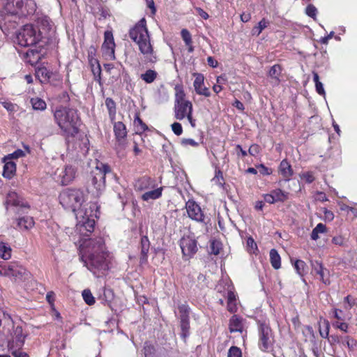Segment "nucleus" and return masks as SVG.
<instances>
[{"mask_svg":"<svg viewBox=\"0 0 357 357\" xmlns=\"http://www.w3.org/2000/svg\"><path fill=\"white\" fill-rule=\"evenodd\" d=\"M43 26L47 28H40L31 24H26L16 33L15 43L21 47H29L43 43V40L47 38V31L50 29V22L47 19L42 20Z\"/></svg>","mask_w":357,"mask_h":357,"instance_id":"423d86ee","label":"nucleus"},{"mask_svg":"<svg viewBox=\"0 0 357 357\" xmlns=\"http://www.w3.org/2000/svg\"><path fill=\"white\" fill-rule=\"evenodd\" d=\"M288 192L277 188L271 190L270 193L264 194L263 197L266 202L274 204L275 202H284L288 199Z\"/></svg>","mask_w":357,"mask_h":357,"instance_id":"2eb2a0df","label":"nucleus"},{"mask_svg":"<svg viewBox=\"0 0 357 357\" xmlns=\"http://www.w3.org/2000/svg\"><path fill=\"white\" fill-rule=\"evenodd\" d=\"M181 144L184 146H193V147H196L199 145L198 142H197L194 139H190V138L183 139L181 140Z\"/></svg>","mask_w":357,"mask_h":357,"instance_id":"4d7b16f0","label":"nucleus"},{"mask_svg":"<svg viewBox=\"0 0 357 357\" xmlns=\"http://www.w3.org/2000/svg\"><path fill=\"white\" fill-rule=\"evenodd\" d=\"M111 169L107 164L98 162L96 169L91 173L89 188L96 197H99L105 188V176Z\"/></svg>","mask_w":357,"mask_h":357,"instance_id":"6e6552de","label":"nucleus"},{"mask_svg":"<svg viewBox=\"0 0 357 357\" xmlns=\"http://www.w3.org/2000/svg\"><path fill=\"white\" fill-rule=\"evenodd\" d=\"M75 232L79 236L78 243L80 258L84 266L96 277H99L100 274H104L108 269V252L103 238L97 237L86 239L84 237L88 236L90 232L88 231L82 235L79 231Z\"/></svg>","mask_w":357,"mask_h":357,"instance_id":"f03ea898","label":"nucleus"},{"mask_svg":"<svg viewBox=\"0 0 357 357\" xmlns=\"http://www.w3.org/2000/svg\"><path fill=\"white\" fill-rule=\"evenodd\" d=\"M16 171V165L13 161L5 162L3 166V176L5 178H10Z\"/></svg>","mask_w":357,"mask_h":357,"instance_id":"cd10ccee","label":"nucleus"},{"mask_svg":"<svg viewBox=\"0 0 357 357\" xmlns=\"http://www.w3.org/2000/svg\"><path fill=\"white\" fill-rule=\"evenodd\" d=\"M135 126L137 128V131L144 132L148 130L147 126L142 121L138 115L136 116L134 120Z\"/></svg>","mask_w":357,"mask_h":357,"instance_id":"37998d69","label":"nucleus"},{"mask_svg":"<svg viewBox=\"0 0 357 357\" xmlns=\"http://www.w3.org/2000/svg\"><path fill=\"white\" fill-rule=\"evenodd\" d=\"M324 324L325 326L324 329H319V333L321 337L323 338H328L329 335V329H330V324L328 321L324 320Z\"/></svg>","mask_w":357,"mask_h":357,"instance_id":"09e8293b","label":"nucleus"},{"mask_svg":"<svg viewBox=\"0 0 357 357\" xmlns=\"http://www.w3.org/2000/svg\"><path fill=\"white\" fill-rule=\"evenodd\" d=\"M195 91L199 95L205 97H209L211 92L206 86H204V77L202 74H197L193 82Z\"/></svg>","mask_w":357,"mask_h":357,"instance_id":"aec40b11","label":"nucleus"},{"mask_svg":"<svg viewBox=\"0 0 357 357\" xmlns=\"http://www.w3.org/2000/svg\"><path fill=\"white\" fill-rule=\"evenodd\" d=\"M5 204L6 205L7 208L8 206H15L22 209H27L29 207L24 199L19 196L17 193L14 191H10L7 194Z\"/></svg>","mask_w":357,"mask_h":357,"instance_id":"dca6fc26","label":"nucleus"},{"mask_svg":"<svg viewBox=\"0 0 357 357\" xmlns=\"http://www.w3.org/2000/svg\"><path fill=\"white\" fill-rule=\"evenodd\" d=\"M332 242L337 245L342 246L344 244V238L341 236H334Z\"/></svg>","mask_w":357,"mask_h":357,"instance_id":"052dcab7","label":"nucleus"},{"mask_svg":"<svg viewBox=\"0 0 357 357\" xmlns=\"http://www.w3.org/2000/svg\"><path fill=\"white\" fill-rule=\"evenodd\" d=\"M11 248L10 247L3 242H0V257L3 259L7 260L11 257Z\"/></svg>","mask_w":357,"mask_h":357,"instance_id":"72a5a7b5","label":"nucleus"},{"mask_svg":"<svg viewBox=\"0 0 357 357\" xmlns=\"http://www.w3.org/2000/svg\"><path fill=\"white\" fill-rule=\"evenodd\" d=\"M158 76L156 71L149 69L144 73L141 74L140 78L147 84H151L155 81Z\"/></svg>","mask_w":357,"mask_h":357,"instance_id":"7c9ffc66","label":"nucleus"},{"mask_svg":"<svg viewBox=\"0 0 357 357\" xmlns=\"http://www.w3.org/2000/svg\"><path fill=\"white\" fill-rule=\"evenodd\" d=\"M24 152L21 149H17L14 151L13 153L10 154L8 157L11 158H19L23 157L24 155Z\"/></svg>","mask_w":357,"mask_h":357,"instance_id":"0e129e2a","label":"nucleus"},{"mask_svg":"<svg viewBox=\"0 0 357 357\" xmlns=\"http://www.w3.org/2000/svg\"><path fill=\"white\" fill-rule=\"evenodd\" d=\"M259 347L262 351H268L273 346L274 337L271 327L266 323L259 326Z\"/></svg>","mask_w":357,"mask_h":357,"instance_id":"1a4fd4ad","label":"nucleus"},{"mask_svg":"<svg viewBox=\"0 0 357 357\" xmlns=\"http://www.w3.org/2000/svg\"><path fill=\"white\" fill-rule=\"evenodd\" d=\"M258 172L262 175H270L272 174L271 169L266 167L265 165L261 164L257 166Z\"/></svg>","mask_w":357,"mask_h":357,"instance_id":"13d9d810","label":"nucleus"},{"mask_svg":"<svg viewBox=\"0 0 357 357\" xmlns=\"http://www.w3.org/2000/svg\"><path fill=\"white\" fill-rule=\"evenodd\" d=\"M227 357H242L241 350L237 347H231L228 351Z\"/></svg>","mask_w":357,"mask_h":357,"instance_id":"de8ad7c7","label":"nucleus"},{"mask_svg":"<svg viewBox=\"0 0 357 357\" xmlns=\"http://www.w3.org/2000/svg\"><path fill=\"white\" fill-rule=\"evenodd\" d=\"M175 118L183 120L187 116L192 113V104L190 101L181 102L174 105Z\"/></svg>","mask_w":357,"mask_h":357,"instance_id":"a211bd4d","label":"nucleus"},{"mask_svg":"<svg viewBox=\"0 0 357 357\" xmlns=\"http://www.w3.org/2000/svg\"><path fill=\"white\" fill-rule=\"evenodd\" d=\"M269 22L265 18H263L257 26H254L252 30V34L253 36H258L262 31L268 26Z\"/></svg>","mask_w":357,"mask_h":357,"instance_id":"4c0bfd02","label":"nucleus"},{"mask_svg":"<svg viewBox=\"0 0 357 357\" xmlns=\"http://www.w3.org/2000/svg\"><path fill=\"white\" fill-rule=\"evenodd\" d=\"M87 192L77 188H66L59 194L60 204L66 209L72 210L75 215V231L80 234L93 231L95 227L93 217H97L98 206L96 203L86 202Z\"/></svg>","mask_w":357,"mask_h":357,"instance_id":"f257e3e1","label":"nucleus"},{"mask_svg":"<svg viewBox=\"0 0 357 357\" xmlns=\"http://www.w3.org/2000/svg\"><path fill=\"white\" fill-rule=\"evenodd\" d=\"M180 247L183 255L189 258L192 257L197 251L196 240L190 236H184L180 240Z\"/></svg>","mask_w":357,"mask_h":357,"instance_id":"4468645a","label":"nucleus"},{"mask_svg":"<svg viewBox=\"0 0 357 357\" xmlns=\"http://www.w3.org/2000/svg\"><path fill=\"white\" fill-rule=\"evenodd\" d=\"M311 265L312 271H314L316 273L320 272L321 270L324 268L322 264L318 261H312Z\"/></svg>","mask_w":357,"mask_h":357,"instance_id":"bf43d9fd","label":"nucleus"},{"mask_svg":"<svg viewBox=\"0 0 357 357\" xmlns=\"http://www.w3.org/2000/svg\"><path fill=\"white\" fill-rule=\"evenodd\" d=\"M324 213L323 220L326 222H331L334 219L333 213L326 208H321Z\"/></svg>","mask_w":357,"mask_h":357,"instance_id":"8fccbe9b","label":"nucleus"},{"mask_svg":"<svg viewBox=\"0 0 357 357\" xmlns=\"http://www.w3.org/2000/svg\"><path fill=\"white\" fill-rule=\"evenodd\" d=\"M114 132L118 146L123 147L127 137V130L125 124L121 121L114 122Z\"/></svg>","mask_w":357,"mask_h":357,"instance_id":"6ab92c4d","label":"nucleus"},{"mask_svg":"<svg viewBox=\"0 0 357 357\" xmlns=\"http://www.w3.org/2000/svg\"><path fill=\"white\" fill-rule=\"evenodd\" d=\"M227 310L229 312L233 313L236 312V298L235 294L231 291L229 290L227 292Z\"/></svg>","mask_w":357,"mask_h":357,"instance_id":"c85d7f7f","label":"nucleus"},{"mask_svg":"<svg viewBox=\"0 0 357 357\" xmlns=\"http://www.w3.org/2000/svg\"><path fill=\"white\" fill-rule=\"evenodd\" d=\"M248 152L252 155H257L259 153V146L257 145H256V144L252 145L250 147V149L248 150Z\"/></svg>","mask_w":357,"mask_h":357,"instance_id":"774afa93","label":"nucleus"},{"mask_svg":"<svg viewBox=\"0 0 357 357\" xmlns=\"http://www.w3.org/2000/svg\"><path fill=\"white\" fill-rule=\"evenodd\" d=\"M301 178L305 180L307 183H311L314 181V176L310 172H304L301 176Z\"/></svg>","mask_w":357,"mask_h":357,"instance_id":"5fc2aeb1","label":"nucleus"},{"mask_svg":"<svg viewBox=\"0 0 357 357\" xmlns=\"http://www.w3.org/2000/svg\"><path fill=\"white\" fill-rule=\"evenodd\" d=\"M172 129L174 133L178 136L181 135L183 132L181 124L177 122L172 124Z\"/></svg>","mask_w":357,"mask_h":357,"instance_id":"6e6d98bb","label":"nucleus"},{"mask_svg":"<svg viewBox=\"0 0 357 357\" xmlns=\"http://www.w3.org/2000/svg\"><path fill=\"white\" fill-rule=\"evenodd\" d=\"M76 170L71 165H66L65 168L59 174L63 185L69 184L75 176Z\"/></svg>","mask_w":357,"mask_h":357,"instance_id":"412c9836","label":"nucleus"},{"mask_svg":"<svg viewBox=\"0 0 357 357\" xmlns=\"http://www.w3.org/2000/svg\"><path fill=\"white\" fill-rule=\"evenodd\" d=\"M279 171L285 181H289L293 174L291 167L287 160L281 161L279 167Z\"/></svg>","mask_w":357,"mask_h":357,"instance_id":"b1692460","label":"nucleus"},{"mask_svg":"<svg viewBox=\"0 0 357 357\" xmlns=\"http://www.w3.org/2000/svg\"><path fill=\"white\" fill-rule=\"evenodd\" d=\"M221 250V243L215 240H213L210 243V253L218 255Z\"/></svg>","mask_w":357,"mask_h":357,"instance_id":"c03bdc74","label":"nucleus"},{"mask_svg":"<svg viewBox=\"0 0 357 357\" xmlns=\"http://www.w3.org/2000/svg\"><path fill=\"white\" fill-rule=\"evenodd\" d=\"M312 75H313V81L315 84L316 91L317 92L318 94L325 97L326 92H325L323 84L319 81V75L316 72H312Z\"/></svg>","mask_w":357,"mask_h":357,"instance_id":"c9c22d12","label":"nucleus"},{"mask_svg":"<svg viewBox=\"0 0 357 357\" xmlns=\"http://www.w3.org/2000/svg\"><path fill=\"white\" fill-rule=\"evenodd\" d=\"M332 324H333V326H334L335 328H338V329L341 330L342 331L347 332L349 326L347 323L340 322V321H337L333 322Z\"/></svg>","mask_w":357,"mask_h":357,"instance_id":"864d4df0","label":"nucleus"},{"mask_svg":"<svg viewBox=\"0 0 357 357\" xmlns=\"http://www.w3.org/2000/svg\"><path fill=\"white\" fill-rule=\"evenodd\" d=\"M182 39L183 40L185 45H190L192 44V36L190 33L186 29H183L181 31Z\"/></svg>","mask_w":357,"mask_h":357,"instance_id":"49530a36","label":"nucleus"},{"mask_svg":"<svg viewBox=\"0 0 357 357\" xmlns=\"http://www.w3.org/2000/svg\"><path fill=\"white\" fill-rule=\"evenodd\" d=\"M175 89V104H178L181 102H188V100H185V93L183 89L182 86L176 85L174 88Z\"/></svg>","mask_w":357,"mask_h":357,"instance_id":"2f4dec72","label":"nucleus"},{"mask_svg":"<svg viewBox=\"0 0 357 357\" xmlns=\"http://www.w3.org/2000/svg\"><path fill=\"white\" fill-rule=\"evenodd\" d=\"M130 38L138 45L139 50L146 62L155 63L157 61L156 52L151 43L150 36L144 18L139 21L129 31Z\"/></svg>","mask_w":357,"mask_h":357,"instance_id":"7ed1b4c3","label":"nucleus"},{"mask_svg":"<svg viewBox=\"0 0 357 357\" xmlns=\"http://www.w3.org/2000/svg\"><path fill=\"white\" fill-rule=\"evenodd\" d=\"M327 231L326 227L322 223H319L312 231L311 238L314 241H317L319 238V234H324Z\"/></svg>","mask_w":357,"mask_h":357,"instance_id":"f704fd0d","label":"nucleus"},{"mask_svg":"<svg viewBox=\"0 0 357 357\" xmlns=\"http://www.w3.org/2000/svg\"><path fill=\"white\" fill-rule=\"evenodd\" d=\"M105 106L108 110L109 116L112 122L114 121L116 114V103L111 98H107L105 99Z\"/></svg>","mask_w":357,"mask_h":357,"instance_id":"bb28decb","label":"nucleus"},{"mask_svg":"<svg viewBox=\"0 0 357 357\" xmlns=\"http://www.w3.org/2000/svg\"><path fill=\"white\" fill-rule=\"evenodd\" d=\"M17 227L21 230H29L34 226V220L33 218L25 216L20 218L17 220Z\"/></svg>","mask_w":357,"mask_h":357,"instance_id":"393cba45","label":"nucleus"},{"mask_svg":"<svg viewBox=\"0 0 357 357\" xmlns=\"http://www.w3.org/2000/svg\"><path fill=\"white\" fill-rule=\"evenodd\" d=\"M243 319L236 314L233 315L229 319V330L230 333H242L244 327Z\"/></svg>","mask_w":357,"mask_h":357,"instance_id":"4be33fe9","label":"nucleus"},{"mask_svg":"<svg viewBox=\"0 0 357 357\" xmlns=\"http://www.w3.org/2000/svg\"><path fill=\"white\" fill-rule=\"evenodd\" d=\"M148 8L151 9V14L155 15L156 13V8L153 0H146Z\"/></svg>","mask_w":357,"mask_h":357,"instance_id":"69168bd1","label":"nucleus"},{"mask_svg":"<svg viewBox=\"0 0 357 357\" xmlns=\"http://www.w3.org/2000/svg\"><path fill=\"white\" fill-rule=\"evenodd\" d=\"M26 270L16 264L0 266V275L15 278H22L27 275Z\"/></svg>","mask_w":357,"mask_h":357,"instance_id":"9b49d317","label":"nucleus"},{"mask_svg":"<svg viewBox=\"0 0 357 357\" xmlns=\"http://www.w3.org/2000/svg\"><path fill=\"white\" fill-rule=\"evenodd\" d=\"M55 122L66 137H74L79 132V118L77 110L59 107L54 113Z\"/></svg>","mask_w":357,"mask_h":357,"instance_id":"39448f33","label":"nucleus"},{"mask_svg":"<svg viewBox=\"0 0 357 357\" xmlns=\"http://www.w3.org/2000/svg\"><path fill=\"white\" fill-rule=\"evenodd\" d=\"M186 210L189 218L197 222H203L204 215L200 206L193 200H188L186 203Z\"/></svg>","mask_w":357,"mask_h":357,"instance_id":"f3484780","label":"nucleus"},{"mask_svg":"<svg viewBox=\"0 0 357 357\" xmlns=\"http://www.w3.org/2000/svg\"><path fill=\"white\" fill-rule=\"evenodd\" d=\"M30 101L34 110L43 111L46 109V102L41 98H32Z\"/></svg>","mask_w":357,"mask_h":357,"instance_id":"e433bc0d","label":"nucleus"},{"mask_svg":"<svg viewBox=\"0 0 357 357\" xmlns=\"http://www.w3.org/2000/svg\"><path fill=\"white\" fill-rule=\"evenodd\" d=\"M305 13L312 18H315L317 13V9L316 7L312 4H310L307 6L305 9Z\"/></svg>","mask_w":357,"mask_h":357,"instance_id":"3c124183","label":"nucleus"},{"mask_svg":"<svg viewBox=\"0 0 357 357\" xmlns=\"http://www.w3.org/2000/svg\"><path fill=\"white\" fill-rule=\"evenodd\" d=\"M333 36H334V32L333 31H331L330 33L328 36L321 38L319 41H320V43L321 44L326 45V44H328V40L330 39H331L333 37Z\"/></svg>","mask_w":357,"mask_h":357,"instance_id":"338daca9","label":"nucleus"},{"mask_svg":"<svg viewBox=\"0 0 357 357\" xmlns=\"http://www.w3.org/2000/svg\"><path fill=\"white\" fill-rule=\"evenodd\" d=\"M1 105L8 112L15 111V105H14L13 103L10 102H6V101L1 102Z\"/></svg>","mask_w":357,"mask_h":357,"instance_id":"e2e57ef3","label":"nucleus"},{"mask_svg":"<svg viewBox=\"0 0 357 357\" xmlns=\"http://www.w3.org/2000/svg\"><path fill=\"white\" fill-rule=\"evenodd\" d=\"M178 312L181 329V335L185 340L189 336L190 308L186 303L180 304L178 305Z\"/></svg>","mask_w":357,"mask_h":357,"instance_id":"9d476101","label":"nucleus"},{"mask_svg":"<svg viewBox=\"0 0 357 357\" xmlns=\"http://www.w3.org/2000/svg\"><path fill=\"white\" fill-rule=\"evenodd\" d=\"M270 261L271 266L275 269H279L281 266V258L275 249H271L270 251Z\"/></svg>","mask_w":357,"mask_h":357,"instance_id":"c756f323","label":"nucleus"},{"mask_svg":"<svg viewBox=\"0 0 357 357\" xmlns=\"http://www.w3.org/2000/svg\"><path fill=\"white\" fill-rule=\"evenodd\" d=\"M104 38V43L102 45L103 54L107 59L114 60L115 59V43L112 33L109 31H105Z\"/></svg>","mask_w":357,"mask_h":357,"instance_id":"ddd939ff","label":"nucleus"},{"mask_svg":"<svg viewBox=\"0 0 357 357\" xmlns=\"http://www.w3.org/2000/svg\"><path fill=\"white\" fill-rule=\"evenodd\" d=\"M141 247V257L140 263L144 264L147 261L148 253L150 248V242L149 238L146 236H143L141 238L140 242Z\"/></svg>","mask_w":357,"mask_h":357,"instance_id":"5701e85b","label":"nucleus"},{"mask_svg":"<svg viewBox=\"0 0 357 357\" xmlns=\"http://www.w3.org/2000/svg\"><path fill=\"white\" fill-rule=\"evenodd\" d=\"M9 350L11 351L12 355L14 357H29V355L21 350V349L18 348H13V349H9Z\"/></svg>","mask_w":357,"mask_h":357,"instance_id":"603ef678","label":"nucleus"},{"mask_svg":"<svg viewBox=\"0 0 357 357\" xmlns=\"http://www.w3.org/2000/svg\"><path fill=\"white\" fill-rule=\"evenodd\" d=\"M341 342L343 345H346L350 351L357 349V342L349 336L341 337Z\"/></svg>","mask_w":357,"mask_h":357,"instance_id":"58836bf2","label":"nucleus"},{"mask_svg":"<svg viewBox=\"0 0 357 357\" xmlns=\"http://www.w3.org/2000/svg\"><path fill=\"white\" fill-rule=\"evenodd\" d=\"M36 75L40 79L41 82H47L52 76V73L45 67H42L37 69Z\"/></svg>","mask_w":357,"mask_h":357,"instance_id":"473e14b6","label":"nucleus"},{"mask_svg":"<svg viewBox=\"0 0 357 357\" xmlns=\"http://www.w3.org/2000/svg\"><path fill=\"white\" fill-rule=\"evenodd\" d=\"M82 297L87 305H92L95 303V298L89 289H86L82 291Z\"/></svg>","mask_w":357,"mask_h":357,"instance_id":"79ce46f5","label":"nucleus"},{"mask_svg":"<svg viewBox=\"0 0 357 357\" xmlns=\"http://www.w3.org/2000/svg\"><path fill=\"white\" fill-rule=\"evenodd\" d=\"M13 332L10 333V338L8 341V349H22L24 346L26 335L24 334L21 326H13Z\"/></svg>","mask_w":357,"mask_h":357,"instance_id":"f8f14e48","label":"nucleus"},{"mask_svg":"<svg viewBox=\"0 0 357 357\" xmlns=\"http://www.w3.org/2000/svg\"><path fill=\"white\" fill-rule=\"evenodd\" d=\"M27 61L31 65L37 63L42 57V54L36 49H30L26 52Z\"/></svg>","mask_w":357,"mask_h":357,"instance_id":"a878e982","label":"nucleus"},{"mask_svg":"<svg viewBox=\"0 0 357 357\" xmlns=\"http://www.w3.org/2000/svg\"><path fill=\"white\" fill-rule=\"evenodd\" d=\"M134 188L136 192H143L141 199L145 202L159 199L163 191V187H158L155 178L146 176L136 179Z\"/></svg>","mask_w":357,"mask_h":357,"instance_id":"0eeeda50","label":"nucleus"},{"mask_svg":"<svg viewBox=\"0 0 357 357\" xmlns=\"http://www.w3.org/2000/svg\"><path fill=\"white\" fill-rule=\"evenodd\" d=\"M36 10V4L33 0H6L0 10V28L11 20L10 17L20 18L32 15Z\"/></svg>","mask_w":357,"mask_h":357,"instance_id":"20e7f679","label":"nucleus"},{"mask_svg":"<svg viewBox=\"0 0 357 357\" xmlns=\"http://www.w3.org/2000/svg\"><path fill=\"white\" fill-rule=\"evenodd\" d=\"M212 181L218 185L222 186V185L224 183V182H223L224 178H223L222 172L220 169L215 170V176L212 179Z\"/></svg>","mask_w":357,"mask_h":357,"instance_id":"a18cd8bd","label":"nucleus"},{"mask_svg":"<svg viewBox=\"0 0 357 357\" xmlns=\"http://www.w3.org/2000/svg\"><path fill=\"white\" fill-rule=\"evenodd\" d=\"M281 72V66L278 64H275L271 68L268 75L271 78L275 79L277 82H279Z\"/></svg>","mask_w":357,"mask_h":357,"instance_id":"a19ab883","label":"nucleus"},{"mask_svg":"<svg viewBox=\"0 0 357 357\" xmlns=\"http://www.w3.org/2000/svg\"><path fill=\"white\" fill-rule=\"evenodd\" d=\"M343 312L341 310L339 309H333V316L334 318L337 319V320L343 321L344 317L342 316Z\"/></svg>","mask_w":357,"mask_h":357,"instance_id":"680f3d73","label":"nucleus"},{"mask_svg":"<svg viewBox=\"0 0 357 357\" xmlns=\"http://www.w3.org/2000/svg\"><path fill=\"white\" fill-rule=\"evenodd\" d=\"M306 266V264L305 261L298 259L294 263V268L296 271V273L302 278V281L306 284L305 280L303 278L305 273V268Z\"/></svg>","mask_w":357,"mask_h":357,"instance_id":"ea45409f","label":"nucleus"}]
</instances>
